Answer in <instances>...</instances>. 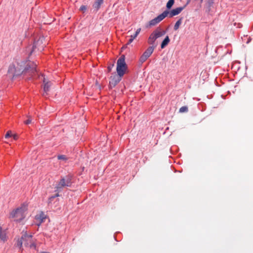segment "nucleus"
Wrapping results in <instances>:
<instances>
[{
	"mask_svg": "<svg viewBox=\"0 0 253 253\" xmlns=\"http://www.w3.org/2000/svg\"><path fill=\"white\" fill-rule=\"evenodd\" d=\"M37 64L34 62H29L27 63L25 68L22 71L18 67L16 68L13 64L9 66L7 72V76L12 79H15L21 75H23V78L26 80H31L36 78L38 75V72L37 69Z\"/></svg>",
	"mask_w": 253,
	"mask_h": 253,
	"instance_id": "1",
	"label": "nucleus"
},
{
	"mask_svg": "<svg viewBox=\"0 0 253 253\" xmlns=\"http://www.w3.org/2000/svg\"><path fill=\"white\" fill-rule=\"evenodd\" d=\"M73 176L71 174L61 176L54 187L55 192H60L64 188L71 187L73 183Z\"/></svg>",
	"mask_w": 253,
	"mask_h": 253,
	"instance_id": "2",
	"label": "nucleus"
},
{
	"mask_svg": "<svg viewBox=\"0 0 253 253\" xmlns=\"http://www.w3.org/2000/svg\"><path fill=\"white\" fill-rule=\"evenodd\" d=\"M27 210V204L24 203L21 207L13 210L10 213L9 218L14 219V221L20 222L24 217V212Z\"/></svg>",
	"mask_w": 253,
	"mask_h": 253,
	"instance_id": "3",
	"label": "nucleus"
},
{
	"mask_svg": "<svg viewBox=\"0 0 253 253\" xmlns=\"http://www.w3.org/2000/svg\"><path fill=\"white\" fill-rule=\"evenodd\" d=\"M127 69V66L125 62V56L122 55L118 59L117 62V72L118 75L123 77Z\"/></svg>",
	"mask_w": 253,
	"mask_h": 253,
	"instance_id": "4",
	"label": "nucleus"
},
{
	"mask_svg": "<svg viewBox=\"0 0 253 253\" xmlns=\"http://www.w3.org/2000/svg\"><path fill=\"white\" fill-rule=\"evenodd\" d=\"M166 33V32L164 30L159 31L156 30L150 35L148 42L149 44L153 45L155 43V41L158 38L164 36Z\"/></svg>",
	"mask_w": 253,
	"mask_h": 253,
	"instance_id": "5",
	"label": "nucleus"
},
{
	"mask_svg": "<svg viewBox=\"0 0 253 253\" xmlns=\"http://www.w3.org/2000/svg\"><path fill=\"white\" fill-rule=\"evenodd\" d=\"M154 47L149 46L143 53L140 58V61L141 63L145 62L147 59L150 56L154 51Z\"/></svg>",
	"mask_w": 253,
	"mask_h": 253,
	"instance_id": "6",
	"label": "nucleus"
},
{
	"mask_svg": "<svg viewBox=\"0 0 253 253\" xmlns=\"http://www.w3.org/2000/svg\"><path fill=\"white\" fill-rule=\"evenodd\" d=\"M32 235H28L27 234V233H24L21 238L18 239L17 242L15 244V246L17 248H18L19 250L22 251V244L23 243V241H24V239L28 238L29 239H30L31 238Z\"/></svg>",
	"mask_w": 253,
	"mask_h": 253,
	"instance_id": "7",
	"label": "nucleus"
},
{
	"mask_svg": "<svg viewBox=\"0 0 253 253\" xmlns=\"http://www.w3.org/2000/svg\"><path fill=\"white\" fill-rule=\"evenodd\" d=\"M122 77L118 75L111 76L110 81V85L112 87H115L122 80Z\"/></svg>",
	"mask_w": 253,
	"mask_h": 253,
	"instance_id": "8",
	"label": "nucleus"
},
{
	"mask_svg": "<svg viewBox=\"0 0 253 253\" xmlns=\"http://www.w3.org/2000/svg\"><path fill=\"white\" fill-rule=\"evenodd\" d=\"M38 75L40 76V77H42V82L44 84V85H43V91L45 93H47L49 90V88H50V86L51 85V83L50 82H45V79L43 76V75L42 74H41V75ZM38 78H40V77H39L38 76L37 77V78L36 79H38Z\"/></svg>",
	"mask_w": 253,
	"mask_h": 253,
	"instance_id": "9",
	"label": "nucleus"
},
{
	"mask_svg": "<svg viewBox=\"0 0 253 253\" xmlns=\"http://www.w3.org/2000/svg\"><path fill=\"white\" fill-rule=\"evenodd\" d=\"M183 9V7H178L175 9H173L170 11V12H169V17H172L174 16L179 14Z\"/></svg>",
	"mask_w": 253,
	"mask_h": 253,
	"instance_id": "10",
	"label": "nucleus"
},
{
	"mask_svg": "<svg viewBox=\"0 0 253 253\" xmlns=\"http://www.w3.org/2000/svg\"><path fill=\"white\" fill-rule=\"evenodd\" d=\"M169 14V11L168 10L164 11L162 13L158 15L157 17L158 21L160 22L162 21L165 17H166L168 14Z\"/></svg>",
	"mask_w": 253,
	"mask_h": 253,
	"instance_id": "11",
	"label": "nucleus"
},
{
	"mask_svg": "<svg viewBox=\"0 0 253 253\" xmlns=\"http://www.w3.org/2000/svg\"><path fill=\"white\" fill-rule=\"evenodd\" d=\"M170 42V39L168 36H167L164 40L162 41L161 44V48L163 49L165 48Z\"/></svg>",
	"mask_w": 253,
	"mask_h": 253,
	"instance_id": "12",
	"label": "nucleus"
},
{
	"mask_svg": "<svg viewBox=\"0 0 253 253\" xmlns=\"http://www.w3.org/2000/svg\"><path fill=\"white\" fill-rule=\"evenodd\" d=\"M104 0H96L94 2L93 7L96 11L98 10L100 8L101 4L103 3Z\"/></svg>",
	"mask_w": 253,
	"mask_h": 253,
	"instance_id": "13",
	"label": "nucleus"
},
{
	"mask_svg": "<svg viewBox=\"0 0 253 253\" xmlns=\"http://www.w3.org/2000/svg\"><path fill=\"white\" fill-rule=\"evenodd\" d=\"M37 219L39 220L40 223L44 222V220L46 218V216L43 213V212H41L39 215H37Z\"/></svg>",
	"mask_w": 253,
	"mask_h": 253,
	"instance_id": "14",
	"label": "nucleus"
},
{
	"mask_svg": "<svg viewBox=\"0 0 253 253\" xmlns=\"http://www.w3.org/2000/svg\"><path fill=\"white\" fill-rule=\"evenodd\" d=\"M182 18H180L178 20H177L176 21V22L175 23V24L174 26V28H173L174 30H177L179 28V26L182 23Z\"/></svg>",
	"mask_w": 253,
	"mask_h": 253,
	"instance_id": "15",
	"label": "nucleus"
},
{
	"mask_svg": "<svg viewBox=\"0 0 253 253\" xmlns=\"http://www.w3.org/2000/svg\"><path fill=\"white\" fill-rule=\"evenodd\" d=\"M174 3V0H169L167 3L166 7L168 9H170Z\"/></svg>",
	"mask_w": 253,
	"mask_h": 253,
	"instance_id": "16",
	"label": "nucleus"
},
{
	"mask_svg": "<svg viewBox=\"0 0 253 253\" xmlns=\"http://www.w3.org/2000/svg\"><path fill=\"white\" fill-rule=\"evenodd\" d=\"M159 22H160L158 21L157 17H156V18L153 19L152 20H151V21H150L149 25L150 26H154V25H156L157 24L159 23Z\"/></svg>",
	"mask_w": 253,
	"mask_h": 253,
	"instance_id": "17",
	"label": "nucleus"
},
{
	"mask_svg": "<svg viewBox=\"0 0 253 253\" xmlns=\"http://www.w3.org/2000/svg\"><path fill=\"white\" fill-rule=\"evenodd\" d=\"M59 192H57L55 195L51 196L49 197L48 201V204L51 203L52 201L56 197H59L60 195L59 194Z\"/></svg>",
	"mask_w": 253,
	"mask_h": 253,
	"instance_id": "18",
	"label": "nucleus"
},
{
	"mask_svg": "<svg viewBox=\"0 0 253 253\" xmlns=\"http://www.w3.org/2000/svg\"><path fill=\"white\" fill-rule=\"evenodd\" d=\"M32 237H33V236L32 235L31 238L30 239H29L28 238L24 239V241H23V244H24V245L25 246H26V247L28 246L29 245V244H30V243L32 242Z\"/></svg>",
	"mask_w": 253,
	"mask_h": 253,
	"instance_id": "19",
	"label": "nucleus"
},
{
	"mask_svg": "<svg viewBox=\"0 0 253 253\" xmlns=\"http://www.w3.org/2000/svg\"><path fill=\"white\" fill-rule=\"evenodd\" d=\"M188 108L186 106H182L179 109V112H180V113L187 112H188Z\"/></svg>",
	"mask_w": 253,
	"mask_h": 253,
	"instance_id": "20",
	"label": "nucleus"
},
{
	"mask_svg": "<svg viewBox=\"0 0 253 253\" xmlns=\"http://www.w3.org/2000/svg\"><path fill=\"white\" fill-rule=\"evenodd\" d=\"M57 158L58 160L66 161L67 160V158L65 155H60L57 156Z\"/></svg>",
	"mask_w": 253,
	"mask_h": 253,
	"instance_id": "21",
	"label": "nucleus"
},
{
	"mask_svg": "<svg viewBox=\"0 0 253 253\" xmlns=\"http://www.w3.org/2000/svg\"><path fill=\"white\" fill-rule=\"evenodd\" d=\"M87 9V7L85 5H82L80 8V10L81 11H82L83 12H84L85 11V10H86Z\"/></svg>",
	"mask_w": 253,
	"mask_h": 253,
	"instance_id": "22",
	"label": "nucleus"
},
{
	"mask_svg": "<svg viewBox=\"0 0 253 253\" xmlns=\"http://www.w3.org/2000/svg\"><path fill=\"white\" fill-rule=\"evenodd\" d=\"M114 64L113 63V64H110L109 65H108V67H107V69H108V71L109 72H111L113 67H114Z\"/></svg>",
	"mask_w": 253,
	"mask_h": 253,
	"instance_id": "23",
	"label": "nucleus"
},
{
	"mask_svg": "<svg viewBox=\"0 0 253 253\" xmlns=\"http://www.w3.org/2000/svg\"><path fill=\"white\" fill-rule=\"evenodd\" d=\"M11 136V133L10 131H8L6 132V133L5 135V138H8L9 137H10Z\"/></svg>",
	"mask_w": 253,
	"mask_h": 253,
	"instance_id": "24",
	"label": "nucleus"
},
{
	"mask_svg": "<svg viewBox=\"0 0 253 253\" xmlns=\"http://www.w3.org/2000/svg\"><path fill=\"white\" fill-rule=\"evenodd\" d=\"M32 119L31 118H28L27 120H26L24 123L26 125H29L31 123Z\"/></svg>",
	"mask_w": 253,
	"mask_h": 253,
	"instance_id": "25",
	"label": "nucleus"
},
{
	"mask_svg": "<svg viewBox=\"0 0 253 253\" xmlns=\"http://www.w3.org/2000/svg\"><path fill=\"white\" fill-rule=\"evenodd\" d=\"M134 40L130 37V38L129 39L128 42H127V44H129L131 43Z\"/></svg>",
	"mask_w": 253,
	"mask_h": 253,
	"instance_id": "26",
	"label": "nucleus"
},
{
	"mask_svg": "<svg viewBox=\"0 0 253 253\" xmlns=\"http://www.w3.org/2000/svg\"><path fill=\"white\" fill-rule=\"evenodd\" d=\"M30 245H29V246L30 247V248H33V247H34L35 248L36 247V245L35 244L32 242L31 243H30Z\"/></svg>",
	"mask_w": 253,
	"mask_h": 253,
	"instance_id": "27",
	"label": "nucleus"
},
{
	"mask_svg": "<svg viewBox=\"0 0 253 253\" xmlns=\"http://www.w3.org/2000/svg\"><path fill=\"white\" fill-rule=\"evenodd\" d=\"M140 30L141 29H138L135 32V35H137L138 36V35L139 34L140 32Z\"/></svg>",
	"mask_w": 253,
	"mask_h": 253,
	"instance_id": "28",
	"label": "nucleus"
},
{
	"mask_svg": "<svg viewBox=\"0 0 253 253\" xmlns=\"http://www.w3.org/2000/svg\"><path fill=\"white\" fill-rule=\"evenodd\" d=\"M137 36L135 35V34H134L133 35H131L130 37L134 40L137 37Z\"/></svg>",
	"mask_w": 253,
	"mask_h": 253,
	"instance_id": "29",
	"label": "nucleus"
},
{
	"mask_svg": "<svg viewBox=\"0 0 253 253\" xmlns=\"http://www.w3.org/2000/svg\"><path fill=\"white\" fill-rule=\"evenodd\" d=\"M1 229H0V238H1Z\"/></svg>",
	"mask_w": 253,
	"mask_h": 253,
	"instance_id": "30",
	"label": "nucleus"
},
{
	"mask_svg": "<svg viewBox=\"0 0 253 253\" xmlns=\"http://www.w3.org/2000/svg\"><path fill=\"white\" fill-rule=\"evenodd\" d=\"M249 42H250V41H249V40H248V41L247 42V43H249Z\"/></svg>",
	"mask_w": 253,
	"mask_h": 253,
	"instance_id": "31",
	"label": "nucleus"
}]
</instances>
